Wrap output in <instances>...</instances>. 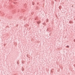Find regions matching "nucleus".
Wrapping results in <instances>:
<instances>
[{
	"instance_id": "f257e3e1",
	"label": "nucleus",
	"mask_w": 75,
	"mask_h": 75,
	"mask_svg": "<svg viewBox=\"0 0 75 75\" xmlns=\"http://www.w3.org/2000/svg\"><path fill=\"white\" fill-rule=\"evenodd\" d=\"M38 24H40V22L39 21V22H38Z\"/></svg>"
},
{
	"instance_id": "f03ea898",
	"label": "nucleus",
	"mask_w": 75,
	"mask_h": 75,
	"mask_svg": "<svg viewBox=\"0 0 75 75\" xmlns=\"http://www.w3.org/2000/svg\"><path fill=\"white\" fill-rule=\"evenodd\" d=\"M66 47H67V48H68V47H69L68 46H67Z\"/></svg>"
}]
</instances>
